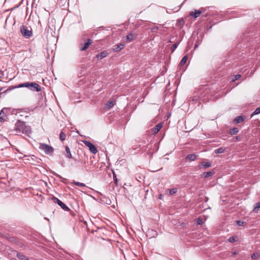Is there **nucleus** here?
<instances>
[{
  "mask_svg": "<svg viewBox=\"0 0 260 260\" xmlns=\"http://www.w3.org/2000/svg\"><path fill=\"white\" fill-rule=\"evenodd\" d=\"M179 42L174 44L171 47V49L172 50V52H174L175 50L177 48V47L178 46Z\"/></svg>",
  "mask_w": 260,
  "mask_h": 260,
  "instance_id": "27",
  "label": "nucleus"
},
{
  "mask_svg": "<svg viewBox=\"0 0 260 260\" xmlns=\"http://www.w3.org/2000/svg\"><path fill=\"white\" fill-rule=\"evenodd\" d=\"M51 173L53 175H54L56 176V177H58L59 179H60L61 180H64L65 179L64 178H63L60 175H59V174H57L56 173H55L54 171H51Z\"/></svg>",
  "mask_w": 260,
  "mask_h": 260,
  "instance_id": "29",
  "label": "nucleus"
},
{
  "mask_svg": "<svg viewBox=\"0 0 260 260\" xmlns=\"http://www.w3.org/2000/svg\"><path fill=\"white\" fill-rule=\"evenodd\" d=\"M187 58V55L184 56L181 60L179 65L181 66H183L186 62Z\"/></svg>",
  "mask_w": 260,
  "mask_h": 260,
  "instance_id": "22",
  "label": "nucleus"
},
{
  "mask_svg": "<svg viewBox=\"0 0 260 260\" xmlns=\"http://www.w3.org/2000/svg\"><path fill=\"white\" fill-rule=\"evenodd\" d=\"M259 208H260V202L256 203L255 204L254 207L253 209V212H254L255 213H257Z\"/></svg>",
  "mask_w": 260,
  "mask_h": 260,
  "instance_id": "21",
  "label": "nucleus"
},
{
  "mask_svg": "<svg viewBox=\"0 0 260 260\" xmlns=\"http://www.w3.org/2000/svg\"><path fill=\"white\" fill-rule=\"evenodd\" d=\"M205 11L204 8H201V9L195 10L194 12L191 11L189 12V15L190 16H193L194 18H197L199 17L200 15L203 13Z\"/></svg>",
  "mask_w": 260,
  "mask_h": 260,
  "instance_id": "7",
  "label": "nucleus"
},
{
  "mask_svg": "<svg viewBox=\"0 0 260 260\" xmlns=\"http://www.w3.org/2000/svg\"><path fill=\"white\" fill-rule=\"evenodd\" d=\"M241 77V75L240 74H237L234 76V79H233V81H236L238 79H239Z\"/></svg>",
  "mask_w": 260,
  "mask_h": 260,
  "instance_id": "35",
  "label": "nucleus"
},
{
  "mask_svg": "<svg viewBox=\"0 0 260 260\" xmlns=\"http://www.w3.org/2000/svg\"><path fill=\"white\" fill-rule=\"evenodd\" d=\"M17 256L20 260H28V259L25 256L21 254L20 253H17Z\"/></svg>",
  "mask_w": 260,
  "mask_h": 260,
  "instance_id": "23",
  "label": "nucleus"
},
{
  "mask_svg": "<svg viewBox=\"0 0 260 260\" xmlns=\"http://www.w3.org/2000/svg\"><path fill=\"white\" fill-rule=\"evenodd\" d=\"M17 87H27L32 91L39 92L41 90V87L40 85L36 82H25L19 84L17 85Z\"/></svg>",
  "mask_w": 260,
  "mask_h": 260,
  "instance_id": "2",
  "label": "nucleus"
},
{
  "mask_svg": "<svg viewBox=\"0 0 260 260\" xmlns=\"http://www.w3.org/2000/svg\"><path fill=\"white\" fill-rule=\"evenodd\" d=\"M177 192V189L176 188H173L170 189L169 193L170 194H173L174 193H175Z\"/></svg>",
  "mask_w": 260,
  "mask_h": 260,
  "instance_id": "33",
  "label": "nucleus"
},
{
  "mask_svg": "<svg viewBox=\"0 0 260 260\" xmlns=\"http://www.w3.org/2000/svg\"><path fill=\"white\" fill-rule=\"evenodd\" d=\"M73 184H75V185L78 186H81V187H85V184L84 183H81V182H77V181H74Z\"/></svg>",
  "mask_w": 260,
  "mask_h": 260,
  "instance_id": "25",
  "label": "nucleus"
},
{
  "mask_svg": "<svg viewBox=\"0 0 260 260\" xmlns=\"http://www.w3.org/2000/svg\"><path fill=\"white\" fill-rule=\"evenodd\" d=\"M108 55V53L107 51H102L98 54L96 55L95 57L98 59H102L106 57H107Z\"/></svg>",
  "mask_w": 260,
  "mask_h": 260,
  "instance_id": "9",
  "label": "nucleus"
},
{
  "mask_svg": "<svg viewBox=\"0 0 260 260\" xmlns=\"http://www.w3.org/2000/svg\"><path fill=\"white\" fill-rule=\"evenodd\" d=\"M239 132V129L237 127H234L231 128L229 131V134L231 135H236Z\"/></svg>",
  "mask_w": 260,
  "mask_h": 260,
  "instance_id": "18",
  "label": "nucleus"
},
{
  "mask_svg": "<svg viewBox=\"0 0 260 260\" xmlns=\"http://www.w3.org/2000/svg\"><path fill=\"white\" fill-rule=\"evenodd\" d=\"M245 119V117L243 116H238L233 120L235 124H239L242 122Z\"/></svg>",
  "mask_w": 260,
  "mask_h": 260,
  "instance_id": "10",
  "label": "nucleus"
},
{
  "mask_svg": "<svg viewBox=\"0 0 260 260\" xmlns=\"http://www.w3.org/2000/svg\"><path fill=\"white\" fill-rule=\"evenodd\" d=\"M83 143L86 147L89 148L90 151L92 154H95L97 153V148L92 143L87 141H83Z\"/></svg>",
  "mask_w": 260,
  "mask_h": 260,
  "instance_id": "6",
  "label": "nucleus"
},
{
  "mask_svg": "<svg viewBox=\"0 0 260 260\" xmlns=\"http://www.w3.org/2000/svg\"><path fill=\"white\" fill-rule=\"evenodd\" d=\"M17 85L15 86H10L9 87V90H12V89H15V88H17Z\"/></svg>",
  "mask_w": 260,
  "mask_h": 260,
  "instance_id": "36",
  "label": "nucleus"
},
{
  "mask_svg": "<svg viewBox=\"0 0 260 260\" xmlns=\"http://www.w3.org/2000/svg\"><path fill=\"white\" fill-rule=\"evenodd\" d=\"M65 150H66V154H65L66 156L67 157H68L69 158H72V154H71V152L69 147L67 146L66 147Z\"/></svg>",
  "mask_w": 260,
  "mask_h": 260,
  "instance_id": "17",
  "label": "nucleus"
},
{
  "mask_svg": "<svg viewBox=\"0 0 260 260\" xmlns=\"http://www.w3.org/2000/svg\"><path fill=\"white\" fill-rule=\"evenodd\" d=\"M197 158V155L195 154H190L187 155L186 157L187 160L193 161Z\"/></svg>",
  "mask_w": 260,
  "mask_h": 260,
  "instance_id": "16",
  "label": "nucleus"
},
{
  "mask_svg": "<svg viewBox=\"0 0 260 260\" xmlns=\"http://www.w3.org/2000/svg\"><path fill=\"white\" fill-rule=\"evenodd\" d=\"M214 173L215 172L213 171L205 172L202 174V177L205 178L211 177L214 174Z\"/></svg>",
  "mask_w": 260,
  "mask_h": 260,
  "instance_id": "13",
  "label": "nucleus"
},
{
  "mask_svg": "<svg viewBox=\"0 0 260 260\" xmlns=\"http://www.w3.org/2000/svg\"><path fill=\"white\" fill-rule=\"evenodd\" d=\"M201 167L204 168L205 169H207L211 167V163L210 161H202L200 162Z\"/></svg>",
  "mask_w": 260,
  "mask_h": 260,
  "instance_id": "15",
  "label": "nucleus"
},
{
  "mask_svg": "<svg viewBox=\"0 0 260 260\" xmlns=\"http://www.w3.org/2000/svg\"><path fill=\"white\" fill-rule=\"evenodd\" d=\"M92 43V40L90 39H87L86 42L83 45H80V50L82 51L86 50Z\"/></svg>",
  "mask_w": 260,
  "mask_h": 260,
  "instance_id": "8",
  "label": "nucleus"
},
{
  "mask_svg": "<svg viewBox=\"0 0 260 260\" xmlns=\"http://www.w3.org/2000/svg\"><path fill=\"white\" fill-rule=\"evenodd\" d=\"M237 237H234V236H233V237H230V238L228 239V241L229 242H231V243L234 242L236 241V240H236V239H237Z\"/></svg>",
  "mask_w": 260,
  "mask_h": 260,
  "instance_id": "28",
  "label": "nucleus"
},
{
  "mask_svg": "<svg viewBox=\"0 0 260 260\" xmlns=\"http://www.w3.org/2000/svg\"><path fill=\"white\" fill-rule=\"evenodd\" d=\"M115 104V103L112 101H109L107 104H106V108L108 110H109L111 108H112L114 105Z\"/></svg>",
  "mask_w": 260,
  "mask_h": 260,
  "instance_id": "19",
  "label": "nucleus"
},
{
  "mask_svg": "<svg viewBox=\"0 0 260 260\" xmlns=\"http://www.w3.org/2000/svg\"><path fill=\"white\" fill-rule=\"evenodd\" d=\"M39 148L48 155H52L54 152V148L52 146L44 143L40 144Z\"/></svg>",
  "mask_w": 260,
  "mask_h": 260,
  "instance_id": "4",
  "label": "nucleus"
},
{
  "mask_svg": "<svg viewBox=\"0 0 260 260\" xmlns=\"http://www.w3.org/2000/svg\"><path fill=\"white\" fill-rule=\"evenodd\" d=\"M52 200L54 203L57 204L64 211H68L70 210V208L65 204L62 203L58 198L55 197H53L52 198Z\"/></svg>",
  "mask_w": 260,
  "mask_h": 260,
  "instance_id": "5",
  "label": "nucleus"
},
{
  "mask_svg": "<svg viewBox=\"0 0 260 260\" xmlns=\"http://www.w3.org/2000/svg\"><path fill=\"white\" fill-rule=\"evenodd\" d=\"M113 179H114V183L116 185H117L118 180L116 177V175L114 172H113Z\"/></svg>",
  "mask_w": 260,
  "mask_h": 260,
  "instance_id": "32",
  "label": "nucleus"
},
{
  "mask_svg": "<svg viewBox=\"0 0 260 260\" xmlns=\"http://www.w3.org/2000/svg\"><path fill=\"white\" fill-rule=\"evenodd\" d=\"M236 140H238V136H237V137H236Z\"/></svg>",
  "mask_w": 260,
  "mask_h": 260,
  "instance_id": "39",
  "label": "nucleus"
},
{
  "mask_svg": "<svg viewBox=\"0 0 260 260\" xmlns=\"http://www.w3.org/2000/svg\"><path fill=\"white\" fill-rule=\"evenodd\" d=\"M106 202H107V204H111V200H109V199H108V200H107V201H106Z\"/></svg>",
  "mask_w": 260,
  "mask_h": 260,
  "instance_id": "37",
  "label": "nucleus"
},
{
  "mask_svg": "<svg viewBox=\"0 0 260 260\" xmlns=\"http://www.w3.org/2000/svg\"><path fill=\"white\" fill-rule=\"evenodd\" d=\"M22 36L26 38L29 39L32 36V31L31 28H28L25 25H22L20 28Z\"/></svg>",
  "mask_w": 260,
  "mask_h": 260,
  "instance_id": "3",
  "label": "nucleus"
},
{
  "mask_svg": "<svg viewBox=\"0 0 260 260\" xmlns=\"http://www.w3.org/2000/svg\"><path fill=\"white\" fill-rule=\"evenodd\" d=\"M162 124L159 123L157 124L152 129V132L154 134H157L162 127Z\"/></svg>",
  "mask_w": 260,
  "mask_h": 260,
  "instance_id": "11",
  "label": "nucleus"
},
{
  "mask_svg": "<svg viewBox=\"0 0 260 260\" xmlns=\"http://www.w3.org/2000/svg\"><path fill=\"white\" fill-rule=\"evenodd\" d=\"M136 38V35L133 33H129L126 37V40L129 42L135 40Z\"/></svg>",
  "mask_w": 260,
  "mask_h": 260,
  "instance_id": "12",
  "label": "nucleus"
},
{
  "mask_svg": "<svg viewBox=\"0 0 260 260\" xmlns=\"http://www.w3.org/2000/svg\"><path fill=\"white\" fill-rule=\"evenodd\" d=\"M260 113V107L257 108L255 111L251 114V117H252L254 115H256Z\"/></svg>",
  "mask_w": 260,
  "mask_h": 260,
  "instance_id": "26",
  "label": "nucleus"
},
{
  "mask_svg": "<svg viewBox=\"0 0 260 260\" xmlns=\"http://www.w3.org/2000/svg\"><path fill=\"white\" fill-rule=\"evenodd\" d=\"M66 135L63 132H61L59 135V139L61 141H64L66 139Z\"/></svg>",
  "mask_w": 260,
  "mask_h": 260,
  "instance_id": "24",
  "label": "nucleus"
},
{
  "mask_svg": "<svg viewBox=\"0 0 260 260\" xmlns=\"http://www.w3.org/2000/svg\"><path fill=\"white\" fill-rule=\"evenodd\" d=\"M225 148L220 147L214 150V153L216 154L223 153L225 152Z\"/></svg>",
  "mask_w": 260,
  "mask_h": 260,
  "instance_id": "20",
  "label": "nucleus"
},
{
  "mask_svg": "<svg viewBox=\"0 0 260 260\" xmlns=\"http://www.w3.org/2000/svg\"><path fill=\"white\" fill-rule=\"evenodd\" d=\"M124 47V44L123 43H120L118 45H116L114 46V48L113 49L114 51L115 52H118L121 50Z\"/></svg>",
  "mask_w": 260,
  "mask_h": 260,
  "instance_id": "14",
  "label": "nucleus"
},
{
  "mask_svg": "<svg viewBox=\"0 0 260 260\" xmlns=\"http://www.w3.org/2000/svg\"><path fill=\"white\" fill-rule=\"evenodd\" d=\"M196 223L198 225H201L203 223V220L201 218H198L196 220Z\"/></svg>",
  "mask_w": 260,
  "mask_h": 260,
  "instance_id": "30",
  "label": "nucleus"
},
{
  "mask_svg": "<svg viewBox=\"0 0 260 260\" xmlns=\"http://www.w3.org/2000/svg\"><path fill=\"white\" fill-rule=\"evenodd\" d=\"M14 129L17 132H21L28 136L31 133L30 127L26 126L24 122L19 120L15 123Z\"/></svg>",
  "mask_w": 260,
  "mask_h": 260,
  "instance_id": "1",
  "label": "nucleus"
},
{
  "mask_svg": "<svg viewBox=\"0 0 260 260\" xmlns=\"http://www.w3.org/2000/svg\"><path fill=\"white\" fill-rule=\"evenodd\" d=\"M5 114L4 112H3V110L1 111V113H0V122H2V121H4V117L2 116V114Z\"/></svg>",
  "mask_w": 260,
  "mask_h": 260,
  "instance_id": "34",
  "label": "nucleus"
},
{
  "mask_svg": "<svg viewBox=\"0 0 260 260\" xmlns=\"http://www.w3.org/2000/svg\"><path fill=\"white\" fill-rule=\"evenodd\" d=\"M237 224L239 226H244L246 223L244 221H241L240 220L236 221Z\"/></svg>",
  "mask_w": 260,
  "mask_h": 260,
  "instance_id": "31",
  "label": "nucleus"
},
{
  "mask_svg": "<svg viewBox=\"0 0 260 260\" xmlns=\"http://www.w3.org/2000/svg\"><path fill=\"white\" fill-rule=\"evenodd\" d=\"M255 256V253H253L252 255H251V258H254V257Z\"/></svg>",
  "mask_w": 260,
  "mask_h": 260,
  "instance_id": "38",
  "label": "nucleus"
}]
</instances>
